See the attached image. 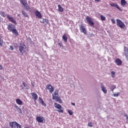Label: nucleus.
<instances>
[{
    "label": "nucleus",
    "mask_w": 128,
    "mask_h": 128,
    "mask_svg": "<svg viewBox=\"0 0 128 128\" xmlns=\"http://www.w3.org/2000/svg\"><path fill=\"white\" fill-rule=\"evenodd\" d=\"M7 28L8 30H10V32H12V34H14L16 36H18V30L16 28V26H14V25L10 24H8Z\"/></svg>",
    "instance_id": "f257e3e1"
},
{
    "label": "nucleus",
    "mask_w": 128,
    "mask_h": 128,
    "mask_svg": "<svg viewBox=\"0 0 128 128\" xmlns=\"http://www.w3.org/2000/svg\"><path fill=\"white\" fill-rule=\"evenodd\" d=\"M19 50L21 56H24V54L26 56L28 54V48L24 44H20L19 46Z\"/></svg>",
    "instance_id": "f03ea898"
},
{
    "label": "nucleus",
    "mask_w": 128,
    "mask_h": 128,
    "mask_svg": "<svg viewBox=\"0 0 128 128\" xmlns=\"http://www.w3.org/2000/svg\"><path fill=\"white\" fill-rule=\"evenodd\" d=\"M58 96V90H56L54 93L52 94V100H55L56 102H58L60 104H62V99H60V98Z\"/></svg>",
    "instance_id": "7ed1b4c3"
},
{
    "label": "nucleus",
    "mask_w": 128,
    "mask_h": 128,
    "mask_svg": "<svg viewBox=\"0 0 128 128\" xmlns=\"http://www.w3.org/2000/svg\"><path fill=\"white\" fill-rule=\"evenodd\" d=\"M9 126L11 128H22V126L16 122H10Z\"/></svg>",
    "instance_id": "20e7f679"
},
{
    "label": "nucleus",
    "mask_w": 128,
    "mask_h": 128,
    "mask_svg": "<svg viewBox=\"0 0 128 128\" xmlns=\"http://www.w3.org/2000/svg\"><path fill=\"white\" fill-rule=\"evenodd\" d=\"M116 21V26H119L120 28H126V24H124V23L120 20L117 19Z\"/></svg>",
    "instance_id": "39448f33"
},
{
    "label": "nucleus",
    "mask_w": 128,
    "mask_h": 128,
    "mask_svg": "<svg viewBox=\"0 0 128 128\" xmlns=\"http://www.w3.org/2000/svg\"><path fill=\"white\" fill-rule=\"evenodd\" d=\"M6 18L9 20V22H12V24H18V23H16V20H14V17L10 16V14H7Z\"/></svg>",
    "instance_id": "423d86ee"
},
{
    "label": "nucleus",
    "mask_w": 128,
    "mask_h": 128,
    "mask_svg": "<svg viewBox=\"0 0 128 128\" xmlns=\"http://www.w3.org/2000/svg\"><path fill=\"white\" fill-rule=\"evenodd\" d=\"M54 106L56 108H58V112H62V114L64 112V110H62V106H61L60 104H57V103H55L54 104Z\"/></svg>",
    "instance_id": "0eeeda50"
},
{
    "label": "nucleus",
    "mask_w": 128,
    "mask_h": 128,
    "mask_svg": "<svg viewBox=\"0 0 128 128\" xmlns=\"http://www.w3.org/2000/svg\"><path fill=\"white\" fill-rule=\"evenodd\" d=\"M46 88L47 90H48L50 94H52L54 90V88L52 87V84H47L46 86Z\"/></svg>",
    "instance_id": "6e6552de"
},
{
    "label": "nucleus",
    "mask_w": 128,
    "mask_h": 128,
    "mask_svg": "<svg viewBox=\"0 0 128 128\" xmlns=\"http://www.w3.org/2000/svg\"><path fill=\"white\" fill-rule=\"evenodd\" d=\"M86 20H87L90 26H94V23L92 21V18H90V16H86Z\"/></svg>",
    "instance_id": "1a4fd4ad"
},
{
    "label": "nucleus",
    "mask_w": 128,
    "mask_h": 128,
    "mask_svg": "<svg viewBox=\"0 0 128 128\" xmlns=\"http://www.w3.org/2000/svg\"><path fill=\"white\" fill-rule=\"evenodd\" d=\"M80 30L81 32H83L84 34H86V28L84 25L81 24L80 26Z\"/></svg>",
    "instance_id": "9d476101"
},
{
    "label": "nucleus",
    "mask_w": 128,
    "mask_h": 128,
    "mask_svg": "<svg viewBox=\"0 0 128 128\" xmlns=\"http://www.w3.org/2000/svg\"><path fill=\"white\" fill-rule=\"evenodd\" d=\"M110 6H112V8H118V10H120V12H122L120 8V6H118V4L116 3L110 4Z\"/></svg>",
    "instance_id": "9b49d317"
},
{
    "label": "nucleus",
    "mask_w": 128,
    "mask_h": 128,
    "mask_svg": "<svg viewBox=\"0 0 128 128\" xmlns=\"http://www.w3.org/2000/svg\"><path fill=\"white\" fill-rule=\"evenodd\" d=\"M34 14L38 18H42V13H40L38 10H36L34 12Z\"/></svg>",
    "instance_id": "f8f14e48"
},
{
    "label": "nucleus",
    "mask_w": 128,
    "mask_h": 128,
    "mask_svg": "<svg viewBox=\"0 0 128 128\" xmlns=\"http://www.w3.org/2000/svg\"><path fill=\"white\" fill-rule=\"evenodd\" d=\"M36 120H37V122H43L44 120V116H37L36 118Z\"/></svg>",
    "instance_id": "ddd939ff"
},
{
    "label": "nucleus",
    "mask_w": 128,
    "mask_h": 128,
    "mask_svg": "<svg viewBox=\"0 0 128 128\" xmlns=\"http://www.w3.org/2000/svg\"><path fill=\"white\" fill-rule=\"evenodd\" d=\"M31 96H32V100H34V102H36L38 98V94L36 93L32 92Z\"/></svg>",
    "instance_id": "4468645a"
},
{
    "label": "nucleus",
    "mask_w": 128,
    "mask_h": 128,
    "mask_svg": "<svg viewBox=\"0 0 128 128\" xmlns=\"http://www.w3.org/2000/svg\"><path fill=\"white\" fill-rule=\"evenodd\" d=\"M124 54H125L126 58L127 60H128V47L124 46Z\"/></svg>",
    "instance_id": "2eb2a0df"
},
{
    "label": "nucleus",
    "mask_w": 128,
    "mask_h": 128,
    "mask_svg": "<svg viewBox=\"0 0 128 128\" xmlns=\"http://www.w3.org/2000/svg\"><path fill=\"white\" fill-rule=\"evenodd\" d=\"M100 84L102 91L103 92H104V94H106L108 91L106 90V89L104 88V84L102 83H101Z\"/></svg>",
    "instance_id": "dca6fc26"
},
{
    "label": "nucleus",
    "mask_w": 128,
    "mask_h": 128,
    "mask_svg": "<svg viewBox=\"0 0 128 128\" xmlns=\"http://www.w3.org/2000/svg\"><path fill=\"white\" fill-rule=\"evenodd\" d=\"M14 108H16L18 112H19L20 114H22V109L16 105V104H14Z\"/></svg>",
    "instance_id": "f3484780"
},
{
    "label": "nucleus",
    "mask_w": 128,
    "mask_h": 128,
    "mask_svg": "<svg viewBox=\"0 0 128 128\" xmlns=\"http://www.w3.org/2000/svg\"><path fill=\"white\" fill-rule=\"evenodd\" d=\"M115 62L117 64V66H122V60H120V59L118 58L115 60Z\"/></svg>",
    "instance_id": "a211bd4d"
},
{
    "label": "nucleus",
    "mask_w": 128,
    "mask_h": 128,
    "mask_svg": "<svg viewBox=\"0 0 128 128\" xmlns=\"http://www.w3.org/2000/svg\"><path fill=\"white\" fill-rule=\"evenodd\" d=\"M20 4H22L24 6H28V2L26 0H20Z\"/></svg>",
    "instance_id": "6ab92c4d"
},
{
    "label": "nucleus",
    "mask_w": 128,
    "mask_h": 128,
    "mask_svg": "<svg viewBox=\"0 0 128 128\" xmlns=\"http://www.w3.org/2000/svg\"><path fill=\"white\" fill-rule=\"evenodd\" d=\"M16 102L19 106H22V101L20 98L16 99Z\"/></svg>",
    "instance_id": "aec40b11"
},
{
    "label": "nucleus",
    "mask_w": 128,
    "mask_h": 128,
    "mask_svg": "<svg viewBox=\"0 0 128 128\" xmlns=\"http://www.w3.org/2000/svg\"><path fill=\"white\" fill-rule=\"evenodd\" d=\"M39 100H40V104H42V106H46V103H44V100H42V98L40 97Z\"/></svg>",
    "instance_id": "412c9836"
},
{
    "label": "nucleus",
    "mask_w": 128,
    "mask_h": 128,
    "mask_svg": "<svg viewBox=\"0 0 128 128\" xmlns=\"http://www.w3.org/2000/svg\"><path fill=\"white\" fill-rule=\"evenodd\" d=\"M40 22L42 24H46V26H47V24H48V20L43 19L42 21H40Z\"/></svg>",
    "instance_id": "4be33fe9"
},
{
    "label": "nucleus",
    "mask_w": 128,
    "mask_h": 128,
    "mask_svg": "<svg viewBox=\"0 0 128 128\" xmlns=\"http://www.w3.org/2000/svg\"><path fill=\"white\" fill-rule=\"evenodd\" d=\"M24 6L25 10H28V12H32V9L30 8V7L28 5H26Z\"/></svg>",
    "instance_id": "5701e85b"
},
{
    "label": "nucleus",
    "mask_w": 128,
    "mask_h": 128,
    "mask_svg": "<svg viewBox=\"0 0 128 128\" xmlns=\"http://www.w3.org/2000/svg\"><path fill=\"white\" fill-rule=\"evenodd\" d=\"M2 38V35L0 34V46H4V40Z\"/></svg>",
    "instance_id": "b1692460"
},
{
    "label": "nucleus",
    "mask_w": 128,
    "mask_h": 128,
    "mask_svg": "<svg viewBox=\"0 0 128 128\" xmlns=\"http://www.w3.org/2000/svg\"><path fill=\"white\" fill-rule=\"evenodd\" d=\"M62 40L65 42H68V36L66 34H64Z\"/></svg>",
    "instance_id": "393cba45"
},
{
    "label": "nucleus",
    "mask_w": 128,
    "mask_h": 128,
    "mask_svg": "<svg viewBox=\"0 0 128 128\" xmlns=\"http://www.w3.org/2000/svg\"><path fill=\"white\" fill-rule=\"evenodd\" d=\"M58 12H63L64 8L62 7L60 5H58Z\"/></svg>",
    "instance_id": "a878e982"
},
{
    "label": "nucleus",
    "mask_w": 128,
    "mask_h": 128,
    "mask_svg": "<svg viewBox=\"0 0 128 128\" xmlns=\"http://www.w3.org/2000/svg\"><path fill=\"white\" fill-rule=\"evenodd\" d=\"M22 14L25 18H28V14L24 10H22Z\"/></svg>",
    "instance_id": "bb28decb"
},
{
    "label": "nucleus",
    "mask_w": 128,
    "mask_h": 128,
    "mask_svg": "<svg viewBox=\"0 0 128 128\" xmlns=\"http://www.w3.org/2000/svg\"><path fill=\"white\" fill-rule=\"evenodd\" d=\"M126 4V0H121V6H124Z\"/></svg>",
    "instance_id": "cd10ccee"
},
{
    "label": "nucleus",
    "mask_w": 128,
    "mask_h": 128,
    "mask_svg": "<svg viewBox=\"0 0 128 128\" xmlns=\"http://www.w3.org/2000/svg\"><path fill=\"white\" fill-rule=\"evenodd\" d=\"M0 14L1 16H2V18H6V13L4 12L3 11L0 12Z\"/></svg>",
    "instance_id": "c85d7f7f"
},
{
    "label": "nucleus",
    "mask_w": 128,
    "mask_h": 128,
    "mask_svg": "<svg viewBox=\"0 0 128 128\" xmlns=\"http://www.w3.org/2000/svg\"><path fill=\"white\" fill-rule=\"evenodd\" d=\"M100 20H106V16H104L103 15H100Z\"/></svg>",
    "instance_id": "c756f323"
},
{
    "label": "nucleus",
    "mask_w": 128,
    "mask_h": 128,
    "mask_svg": "<svg viewBox=\"0 0 128 128\" xmlns=\"http://www.w3.org/2000/svg\"><path fill=\"white\" fill-rule=\"evenodd\" d=\"M58 44L59 46H60V48H62L64 46V45L62 44V42H59L58 43Z\"/></svg>",
    "instance_id": "7c9ffc66"
},
{
    "label": "nucleus",
    "mask_w": 128,
    "mask_h": 128,
    "mask_svg": "<svg viewBox=\"0 0 128 128\" xmlns=\"http://www.w3.org/2000/svg\"><path fill=\"white\" fill-rule=\"evenodd\" d=\"M111 74L112 76V78H114V76L116 75V72H114V71H112L111 72Z\"/></svg>",
    "instance_id": "2f4dec72"
},
{
    "label": "nucleus",
    "mask_w": 128,
    "mask_h": 128,
    "mask_svg": "<svg viewBox=\"0 0 128 128\" xmlns=\"http://www.w3.org/2000/svg\"><path fill=\"white\" fill-rule=\"evenodd\" d=\"M68 113L69 114L70 116H72L73 112H72V110H68Z\"/></svg>",
    "instance_id": "473e14b6"
},
{
    "label": "nucleus",
    "mask_w": 128,
    "mask_h": 128,
    "mask_svg": "<svg viewBox=\"0 0 128 128\" xmlns=\"http://www.w3.org/2000/svg\"><path fill=\"white\" fill-rule=\"evenodd\" d=\"M22 84H23L24 88H26V86H28V84L24 82H22Z\"/></svg>",
    "instance_id": "72a5a7b5"
},
{
    "label": "nucleus",
    "mask_w": 128,
    "mask_h": 128,
    "mask_svg": "<svg viewBox=\"0 0 128 128\" xmlns=\"http://www.w3.org/2000/svg\"><path fill=\"white\" fill-rule=\"evenodd\" d=\"M88 126H90V128H92V126H94L92 124V122H88Z\"/></svg>",
    "instance_id": "f704fd0d"
},
{
    "label": "nucleus",
    "mask_w": 128,
    "mask_h": 128,
    "mask_svg": "<svg viewBox=\"0 0 128 128\" xmlns=\"http://www.w3.org/2000/svg\"><path fill=\"white\" fill-rule=\"evenodd\" d=\"M111 22L112 23H113L114 24H116V20H114V18L111 19Z\"/></svg>",
    "instance_id": "c9c22d12"
},
{
    "label": "nucleus",
    "mask_w": 128,
    "mask_h": 128,
    "mask_svg": "<svg viewBox=\"0 0 128 128\" xmlns=\"http://www.w3.org/2000/svg\"><path fill=\"white\" fill-rule=\"evenodd\" d=\"M120 94V92H118L116 94H114V96H118V95Z\"/></svg>",
    "instance_id": "e433bc0d"
},
{
    "label": "nucleus",
    "mask_w": 128,
    "mask_h": 128,
    "mask_svg": "<svg viewBox=\"0 0 128 128\" xmlns=\"http://www.w3.org/2000/svg\"><path fill=\"white\" fill-rule=\"evenodd\" d=\"M116 88V86H112V90L114 92V90Z\"/></svg>",
    "instance_id": "4c0bfd02"
},
{
    "label": "nucleus",
    "mask_w": 128,
    "mask_h": 128,
    "mask_svg": "<svg viewBox=\"0 0 128 128\" xmlns=\"http://www.w3.org/2000/svg\"><path fill=\"white\" fill-rule=\"evenodd\" d=\"M124 116L126 117V118L128 119V114H124Z\"/></svg>",
    "instance_id": "58836bf2"
},
{
    "label": "nucleus",
    "mask_w": 128,
    "mask_h": 128,
    "mask_svg": "<svg viewBox=\"0 0 128 128\" xmlns=\"http://www.w3.org/2000/svg\"><path fill=\"white\" fill-rule=\"evenodd\" d=\"M0 70H2V66L0 64Z\"/></svg>",
    "instance_id": "ea45409f"
},
{
    "label": "nucleus",
    "mask_w": 128,
    "mask_h": 128,
    "mask_svg": "<svg viewBox=\"0 0 128 128\" xmlns=\"http://www.w3.org/2000/svg\"><path fill=\"white\" fill-rule=\"evenodd\" d=\"M10 49L12 50H14V47L13 46H10Z\"/></svg>",
    "instance_id": "a19ab883"
},
{
    "label": "nucleus",
    "mask_w": 128,
    "mask_h": 128,
    "mask_svg": "<svg viewBox=\"0 0 128 128\" xmlns=\"http://www.w3.org/2000/svg\"><path fill=\"white\" fill-rule=\"evenodd\" d=\"M71 104H72V106H76V104L74 103H72Z\"/></svg>",
    "instance_id": "79ce46f5"
},
{
    "label": "nucleus",
    "mask_w": 128,
    "mask_h": 128,
    "mask_svg": "<svg viewBox=\"0 0 128 128\" xmlns=\"http://www.w3.org/2000/svg\"><path fill=\"white\" fill-rule=\"evenodd\" d=\"M95 2H100V0H94Z\"/></svg>",
    "instance_id": "37998d69"
},
{
    "label": "nucleus",
    "mask_w": 128,
    "mask_h": 128,
    "mask_svg": "<svg viewBox=\"0 0 128 128\" xmlns=\"http://www.w3.org/2000/svg\"><path fill=\"white\" fill-rule=\"evenodd\" d=\"M20 86L22 88V90H24V87H22V86Z\"/></svg>",
    "instance_id": "c03bdc74"
},
{
    "label": "nucleus",
    "mask_w": 128,
    "mask_h": 128,
    "mask_svg": "<svg viewBox=\"0 0 128 128\" xmlns=\"http://www.w3.org/2000/svg\"><path fill=\"white\" fill-rule=\"evenodd\" d=\"M1 18H2V17H0V22L1 20Z\"/></svg>",
    "instance_id": "a18cd8bd"
},
{
    "label": "nucleus",
    "mask_w": 128,
    "mask_h": 128,
    "mask_svg": "<svg viewBox=\"0 0 128 128\" xmlns=\"http://www.w3.org/2000/svg\"><path fill=\"white\" fill-rule=\"evenodd\" d=\"M34 86V85L33 84Z\"/></svg>",
    "instance_id": "49530a36"
},
{
    "label": "nucleus",
    "mask_w": 128,
    "mask_h": 128,
    "mask_svg": "<svg viewBox=\"0 0 128 128\" xmlns=\"http://www.w3.org/2000/svg\"><path fill=\"white\" fill-rule=\"evenodd\" d=\"M127 120H128V119H126Z\"/></svg>",
    "instance_id": "de8ad7c7"
}]
</instances>
